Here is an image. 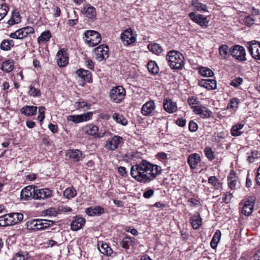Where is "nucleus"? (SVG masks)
Returning <instances> with one entry per match:
<instances>
[{
    "label": "nucleus",
    "instance_id": "c85d7f7f",
    "mask_svg": "<svg viewBox=\"0 0 260 260\" xmlns=\"http://www.w3.org/2000/svg\"><path fill=\"white\" fill-rule=\"evenodd\" d=\"M132 239H134V238L129 236L124 237L120 243V246L125 249H128L131 246L134 245V241Z\"/></svg>",
    "mask_w": 260,
    "mask_h": 260
},
{
    "label": "nucleus",
    "instance_id": "b1692460",
    "mask_svg": "<svg viewBox=\"0 0 260 260\" xmlns=\"http://www.w3.org/2000/svg\"><path fill=\"white\" fill-rule=\"evenodd\" d=\"M76 74L78 77L83 79L84 81L88 83L92 82L91 73L88 70L83 69H79L76 71Z\"/></svg>",
    "mask_w": 260,
    "mask_h": 260
},
{
    "label": "nucleus",
    "instance_id": "79ce46f5",
    "mask_svg": "<svg viewBox=\"0 0 260 260\" xmlns=\"http://www.w3.org/2000/svg\"><path fill=\"white\" fill-rule=\"evenodd\" d=\"M98 248L100 251L105 255H110L112 252V249L106 243L102 242L101 245Z\"/></svg>",
    "mask_w": 260,
    "mask_h": 260
},
{
    "label": "nucleus",
    "instance_id": "864d4df0",
    "mask_svg": "<svg viewBox=\"0 0 260 260\" xmlns=\"http://www.w3.org/2000/svg\"><path fill=\"white\" fill-rule=\"evenodd\" d=\"M9 8L6 4H3L0 5V21L7 15Z\"/></svg>",
    "mask_w": 260,
    "mask_h": 260
},
{
    "label": "nucleus",
    "instance_id": "473e14b6",
    "mask_svg": "<svg viewBox=\"0 0 260 260\" xmlns=\"http://www.w3.org/2000/svg\"><path fill=\"white\" fill-rule=\"evenodd\" d=\"M244 124L241 123H238L233 125L231 129V133L232 136L234 137H237L241 135L242 132L240 131L243 128Z\"/></svg>",
    "mask_w": 260,
    "mask_h": 260
},
{
    "label": "nucleus",
    "instance_id": "4be33fe9",
    "mask_svg": "<svg viewBox=\"0 0 260 260\" xmlns=\"http://www.w3.org/2000/svg\"><path fill=\"white\" fill-rule=\"evenodd\" d=\"M155 103L150 101L144 104L141 108V113L144 116L150 115L155 109Z\"/></svg>",
    "mask_w": 260,
    "mask_h": 260
},
{
    "label": "nucleus",
    "instance_id": "f3484780",
    "mask_svg": "<svg viewBox=\"0 0 260 260\" xmlns=\"http://www.w3.org/2000/svg\"><path fill=\"white\" fill-rule=\"evenodd\" d=\"M85 222L84 218L76 216L71 223V229L73 231H77L83 227Z\"/></svg>",
    "mask_w": 260,
    "mask_h": 260
},
{
    "label": "nucleus",
    "instance_id": "cd10ccee",
    "mask_svg": "<svg viewBox=\"0 0 260 260\" xmlns=\"http://www.w3.org/2000/svg\"><path fill=\"white\" fill-rule=\"evenodd\" d=\"M7 214L9 215V219L12 225L17 224L23 218V215L20 213H12Z\"/></svg>",
    "mask_w": 260,
    "mask_h": 260
},
{
    "label": "nucleus",
    "instance_id": "f8f14e48",
    "mask_svg": "<svg viewBox=\"0 0 260 260\" xmlns=\"http://www.w3.org/2000/svg\"><path fill=\"white\" fill-rule=\"evenodd\" d=\"M85 42L89 46L94 47L101 41L100 34H84Z\"/></svg>",
    "mask_w": 260,
    "mask_h": 260
},
{
    "label": "nucleus",
    "instance_id": "412c9836",
    "mask_svg": "<svg viewBox=\"0 0 260 260\" xmlns=\"http://www.w3.org/2000/svg\"><path fill=\"white\" fill-rule=\"evenodd\" d=\"M200 161L201 157L198 153L191 154L187 158V162L191 169H196Z\"/></svg>",
    "mask_w": 260,
    "mask_h": 260
},
{
    "label": "nucleus",
    "instance_id": "680f3d73",
    "mask_svg": "<svg viewBox=\"0 0 260 260\" xmlns=\"http://www.w3.org/2000/svg\"><path fill=\"white\" fill-rule=\"evenodd\" d=\"M14 32H34V29L30 26L24 27L16 30Z\"/></svg>",
    "mask_w": 260,
    "mask_h": 260
},
{
    "label": "nucleus",
    "instance_id": "f704fd0d",
    "mask_svg": "<svg viewBox=\"0 0 260 260\" xmlns=\"http://www.w3.org/2000/svg\"><path fill=\"white\" fill-rule=\"evenodd\" d=\"M148 48L150 51L156 55L160 54L163 51L162 47L157 43L149 44Z\"/></svg>",
    "mask_w": 260,
    "mask_h": 260
},
{
    "label": "nucleus",
    "instance_id": "2eb2a0df",
    "mask_svg": "<svg viewBox=\"0 0 260 260\" xmlns=\"http://www.w3.org/2000/svg\"><path fill=\"white\" fill-rule=\"evenodd\" d=\"M193 112L197 115H199L202 118L210 117L212 112L205 106H197L192 107Z\"/></svg>",
    "mask_w": 260,
    "mask_h": 260
},
{
    "label": "nucleus",
    "instance_id": "9b49d317",
    "mask_svg": "<svg viewBox=\"0 0 260 260\" xmlns=\"http://www.w3.org/2000/svg\"><path fill=\"white\" fill-rule=\"evenodd\" d=\"M231 55L240 61H245L246 58V52L245 48L241 46L236 45L232 49Z\"/></svg>",
    "mask_w": 260,
    "mask_h": 260
},
{
    "label": "nucleus",
    "instance_id": "dca6fc26",
    "mask_svg": "<svg viewBox=\"0 0 260 260\" xmlns=\"http://www.w3.org/2000/svg\"><path fill=\"white\" fill-rule=\"evenodd\" d=\"M35 189V187L30 185L24 188L21 192L20 199L23 201H28L33 199Z\"/></svg>",
    "mask_w": 260,
    "mask_h": 260
},
{
    "label": "nucleus",
    "instance_id": "aec40b11",
    "mask_svg": "<svg viewBox=\"0 0 260 260\" xmlns=\"http://www.w3.org/2000/svg\"><path fill=\"white\" fill-rule=\"evenodd\" d=\"M83 131L86 134L90 136H96L100 138L102 136H100L98 134L99 128L93 124H89L82 128Z\"/></svg>",
    "mask_w": 260,
    "mask_h": 260
},
{
    "label": "nucleus",
    "instance_id": "4468645a",
    "mask_svg": "<svg viewBox=\"0 0 260 260\" xmlns=\"http://www.w3.org/2000/svg\"><path fill=\"white\" fill-rule=\"evenodd\" d=\"M188 15L190 19L202 26H206L208 23V20L206 17L201 14H197L195 12H190Z\"/></svg>",
    "mask_w": 260,
    "mask_h": 260
},
{
    "label": "nucleus",
    "instance_id": "7c9ffc66",
    "mask_svg": "<svg viewBox=\"0 0 260 260\" xmlns=\"http://www.w3.org/2000/svg\"><path fill=\"white\" fill-rule=\"evenodd\" d=\"M208 183L211 184L215 189L219 190L222 188V183L216 176H211L208 178Z\"/></svg>",
    "mask_w": 260,
    "mask_h": 260
},
{
    "label": "nucleus",
    "instance_id": "5fc2aeb1",
    "mask_svg": "<svg viewBox=\"0 0 260 260\" xmlns=\"http://www.w3.org/2000/svg\"><path fill=\"white\" fill-rule=\"evenodd\" d=\"M204 152L206 156L209 159V160H212L214 159L215 156L214 152L210 147H206L204 149Z\"/></svg>",
    "mask_w": 260,
    "mask_h": 260
},
{
    "label": "nucleus",
    "instance_id": "c9c22d12",
    "mask_svg": "<svg viewBox=\"0 0 260 260\" xmlns=\"http://www.w3.org/2000/svg\"><path fill=\"white\" fill-rule=\"evenodd\" d=\"M191 5L193 7L194 10L201 12L207 11L206 5L199 3L197 0L192 1Z\"/></svg>",
    "mask_w": 260,
    "mask_h": 260
},
{
    "label": "nucleus",
    "instance_id": "de8ad7c7",
    "mask_svg": "<svg viewBox=\"0 0 260 260\" xmlns=\"http://www.w3.org/2000/svg\"><path fill=\"white\" fill-rule=\"evenodd\" d=\"M90 104L84 101L77 102L75 104V107L77 109H82L84 110L89 109L90 107Z\"/></svg>",
    "mask_w": 260,
    "mask_h": 260
},
{
    "label": "nucleus",
    "instance_id": "bf43d9fd",
    "mask_svg": "<svg viewBox=\"0 0 260 260\" xmlns=\"http://www.w3.org/2000/svg\"><path fill=\"white\" fill-rule=\"evenodd\" d=\"M239 103V100L237 98H232L230 100V103L228 106V108H237Z\"/></svg>",
    "mask_w": 260,
    "mask_h": 260
},
{
    "label": "nucleus",
    "instance_id": "a878e982",
    "mask_svg": "<svg viewBox=\"0 0 260 260\" xmlns=\"http://www.w3.org/2000/svg\"><path fill=\"white\" fill-rule=\"evenodd\" d=\"M37 110V107L34 106H25L20 109L21 113L27 116L35 115Z\"/></svg>",
    "mask_w": 260,
    "mask_h": 260
},
{
    "label": "nucleus",
    "instance_id": "052dcab7",
    "mask_svg": "<svg viewBox=\"0 0 260 260\" xmlns=\"http://www.w3.org/2000/svg\"><path fill=\"white\" fill-rule=\"evenodd\" d=\"M244 22L246 25L250 26L251 25L254 24L255 19L251 15H250L244 18Z\"/></svg>",
    "mask_w": 260,
    "mask_h": 260
},
{
    "label": "nucleus",
    "instance_id": "09e8293b",
    "mask_svg": "<svg viewBox=\"0 0 260 260\" xmlns=\"http://www.w3.org/2000/svg\"><path fill=\"white\" fill-rule=\"evenodd\" d=\"M51 37V34H41L38 38V42L39 44L48 42Z\"/></svg>",
    "mask_w": 260,
    "mask_h": 260
},
{
    "label": "nucleus",
    "instance_id": "6e6d98bb",
    "mask_svg": "<svg viewBox=\"0 0 260 260\" xmlns=\"http://www.w3.org/2000/svg\"><path fill=\"white\" fill-rule=\"evenodd\" d=\"M44 214L45 215L55 216L58 214V212L56 208H50L44 211Z\"/></svg>",
    "mask_w": 260,
    "mask_h": 260
},
{
    "label": "nucleus",
    "instance_id": "2f4dec72",
    "mask_svg": "<svg viewBox=\"0 0 260 260\" xmlns=\"http://www.w3.org/2000/svg\"><path fill=\"white\" fill-rule=\"evenodd\" d=\"M221 235L220 231L219 230H216L210 242L211 247L213 249H215L217 247V244L220 240Z\"/></svg>",
    "mask_w": 260,
    "mask_h": 260
},
{
    "label": "nucleus",
    "instance_id": "9d476101",
    "mask_svg": "<svg viewBox=\"0 0 260 260\" xmlns=\"http://www.w3.org/2000/svg\"><path fill=\"white\" fill-rule=\"evenodd\" d=\"M249 44L248 51L251 56L255 60H260V42L254 40Z\"/></svg>",
    "mask_w": 260,
    "mask_h": 260
},
{
    "label": "nucleus",
    "instance_id": "37998d69",
    "mask_svg": "<svg viewBox=\"0 0 260 260\" xmlns=\"http://www.w3.org/2000/svg\"><path fill=\"white\" fill-rule=\"evenodd\" d=\"M12 225L9 219V215L5 214L0 216V226H6Z\"/></svg>",
    "mask_w": 260,
    "mask_h": 260
},
{
    "label": "nucleus",
    "instance_id": "4c0bfd02",
    "mask_svg": "<svg viewBox=\"0 0 260 260\" xmlns=\"http://www.w3.org/2000/svg\"><path fill=\"white\" fill-rule=\"evenodd\" d=\"M147 68L150 73L152 74H157L159 72V68L154 61H150L147 64Z\"/></svg>",
    "mask_w": 260,
    "mask_h": 260
},
{
    "label": "nucleus",
    "instance_id": "e2e57ef3",
    "mask_svg": "<svg viewBox=\"0 0 260 260\" xmlns=\"http://www.w3.org/2000/svg\"><path fill=\"white\" fill-rule=\"evenodd\" d=\"M28 34H10V37L13 39H23L27 36Z\"/></svg>",
    "mask_w": 260,
    "mask_h": 260
},
{
    "label": "nucleus",
    "instance_id": "0eeeda50",
    "mask_svg": "<svg viewBox=\"0 0 260 260\" xmlns=\"http://www.w3.org/2000/svg\"><path fill=\"white\" fill-rule=\"evenodd\" d=\"M52 196L53 191L49 188H35L33 199L35 200H46L51 198Z\"/></svg>",
    "mask_w": 260,
    "mask_h": 260
},
{
    "label": "nucleus",
    "instance_id": "69168bd1",
    "mask_svg": "<svg viewBox=\"0 0 260 260\" xmlns=\"http://www.w3.org/2000/svg\"><path fill=\"white\" fill-rule=\"evenodd\" d=\"M154 191L152 189H146L143 193V197L145 199H149L154 194Z\"/></svg>",
    "mask_w": 260,
    "mask_h": 260
},
{
    "label": "nucleus",
    "instance_id": "a18cd8bd",
    "mask_svg": "<svg viewBox=\"0 0 260 260\" xmlns=\"http://www.w3.org/2000/svg\"><path fill=\"white\" fill-rule=\"evenodd\" d=\"M1 69L4 71L9 73L13 70V64L9 60L5 61L3 63Z\"/></svg>",
    "mask_w": 260,
    "mask_h": 260
},
{
    "label": "nucleus",
    "instance_id": "58836bf2",
    "mask_svg": "<svg viewBox=\"0 0 260 260\" xmlns=\"http://www.w3.org/2000/svg\"><path fill=\"white\" fill-rule=\"evenodd\" d=\"M63 194L66 198L70 199L74 198L77 195V191L74 188L69 187L64 190Z\"/></svg>",
    "mask_w": 260,
    "mask_h": 260
},
{
    "label": "nucleus",
    "instance_id": "e433bc0d",
    "mask_svg": "<svg viewBox=\"0 0 260 260\" xmlns=\"http://www.w3.org/2000/svg\"><path fill=\"white\" fill-rule=\"evenodd\" d=\"M113 119L119 124L122 125H126L127 124V121L126 119L122 115L115 113L113 115Z\"/></svg>",
    "mask_w": 260,
    "mask_h": 260
},
{
    "label": "nucleus",
    "instance_id": "ddd939ff",
    "mask_svg": "<svg viewBox=\"0 0 260 260\" xmlns=\"http://www.w3.org/2000/svg\"><path fill=\"white\" fill-rule=\"evenodd\" d=\"M56 58L57 64L60 67H64L69 63V55L64 48L57 52Z\"/></svg>",
    "mask_w": 260,
    "mask_h": 260
},
{
    "label": "nucleus",
    "instance_id": "c756f323",
    "mask_svg": "<svg viewBox=\"0 0 260 260\" xmlns=\"http://www.w3.org/2000/svg\"><path fill=\"white\" fill-rule=\"evenodd\" d=\"M202 219L199 213L194 214L190 218V222L194 229H199L201 225Z\"/></svg>",
    "mask_w": 260,
    "mask_h": 260
},
{
    "label": "nucleus",
    "instance_id": "ea45409f",
    "mask_svg": "<svg viewBox=\"0 0 260 260\" xmlns=\"http://www.w3.org/2000/svg\"><path fill=\"white\" fill-rule=\"evenodd\" d=\"M199 74L205 77H212L214 75L213 72L210 69L200 67L199 68Z\"/></svg>",
    "mask_w": 260,
    "mask_h": 260
},
{
    "label": "nucleus",
    "instance_id": "8fccbe9b",
    "mask_svg": "<svg viewBox=\"0 0 260 260\" xmlns=\"http://www.w3.org/2000/svg\"><path fill=\"white\" fill-rule=\"evenodd\" d=\"M28 253L24 252L16 253L13 256L12 260H26L28 258Z\"/></svg>",
    "mask_w": 260,
    "mask_h": 260
},
{
    "label": "nucleus",
    "instance_id": "72a5a7b5",
    "mask_svg": "<svg viewBox=\"0 0 260 260\" xmlns=\"http://www.w3.org/2000/svg\"><path fill=\"white\" fill-rule=\"evenodd\" d=\"M21 17L18 12L13 11L12 14V16L8 23L9 25H13L17 24L20 22Z\"/></svg>",
    "mask_w": 260,
    "mask_h": 260
},
{
    "label": "nucleus",
    "instance_id": "4d7b16f0",
    "mask_svg": "<svg viewBox=\"0 0 260 260\" xmlns=\"http://www.w3.org/2000/svg\"><path fill=\"white\" fill-rule=\"evenodd\" d=\"M187 102L191 109L194 106H200V102L198 101L196 98L191 96L188 98Z\"/></svg>",
    "mask_w": 260,
    "mask_h": 260
},
{
    "label": "nucleus",
    "instance_id": "bb28decb",
    "mask_svg": "<svg viewBox=\"0 0 260 260\" xmlns=\"http://www.w3.org/2000/svg\"><path fill=\"white\" fill-rule=\"evenodd\" d=\"M82 12L86 17L92 20L96 18V14L95 9L93 7H88L87 8H84Z\"/></svg>",
    "mask_w": 260,
    "mask_h": 260
},
{
    "label": "nucleus",
    "instance_id": "a211bd4d",
    "mask_svg": "<svg viewBox=\"0 0 260 260\" xmlns=\"http://www.w3.org/2000/svg\"><path fill=\"white\" fill-rule=\"evenodd\" d=\"M163 107L164 110L169 113H173L177 110L176 103L173 102L170 99H164L163 101Z\"/></svg>",
    "mask_w": 260,
    "mask_h": 260
},
{
    "label": "nucleus",
    "instance_id": "6e6552de",
    "mask_svg": "<svg viewBox=\"0 0 260 260\" xmlns=\"http://www.w3.org/2000/svg\"><path fill=\"white\" fill-rule=\"evenodd\" d=\"M94 52L97 60H105L109 57V47L106 45H101L94 49Z\"/></svg>",
    "mask_w": 260,
    "mask_h": 260
},
{
    "label": "nucleus",
    "instance_id": "603ef678",
    "mask_svg": "<svg viewBox=\"0 0 260 260\" xmlns=\"http://www.w3.org/2000/svg\"><path fill=\"white\" fill-rule=\"evenodd\" d=\"M228 47L225 45H221L219 48V53L220 55L224 58H226L228 54Z\"/></svg>",
    "mask_w": 260,
    "mask_h": 260
},
{
    "label": "nucleus",
    "instance_id": "0e129e2a",
    "mask_svg": "<svg viewBox=\"0 0 260 260\" xmlns=\"http://www.w3.org/2000/svg\"><path fill=\"white\" fill-rule=\"evenodd\" d=\"M188 128L190 132H195L197 131L198 126L196 122L193 120H191L189 121Z\"/></svg>",
    "mask_w": 260,
    "mask_h": 260
},
{
    "label": "nucleus",
    "instance_id": "338daca9",
    "mask_svg": "<svg viewBox=\"0 0 260 260\" xmlns=\"http://www.w3.org/2000/svg\"><path fill=\"white\" fill-rule=\"evenodd\" d=\"M72 210V209L70 207H69L67 206H65V205H61V206L58 207V208L57 209L58 214H59L61 212H71Z\"/></svg>",
    "mask_w": 260,
    "mask_h": 260
},
{
    "label": "nucleus",
    "instance_id": "f257e3e1",
    "mask_svg": "<svg viewBox=\"0 0 260 260\" xmlns=\"http://www.w3.org/2000/svg\"><path fill=\"white\" fill-rule=\"evenodd\" d=\"M161 173L160 166L143 159L139 163L131 166V176L141 183H148L154 180Z\"/></svg>",
    "mask_w": 260,
    "mask_h": 260
},
{
    "label": "nucleus",
    "instance_id": "7ed1b4c3",
    "mask_svg": "<svg viewBox=\"0 0 260 260\" xmlns=\"http://www.w3.org/2000/svg\"><path fill=\"white\" fill-rule=\"evenodd\" d=\"M53 224L52 220L43 219H33L28 220L26 223V228L29 230H44Z\"/></svg>",
    "mask_w": 260,
    "mask_h": 260
},
{
    "label": "nucleus",
    "instance_id": "a19ab883",
    "mask_svg": "<svg viewBox=\"0 0 260 260\" xmlns=\"http://www.w3.org/2000/svg\"><path fill=\"white\" fill-rule=\"evenodd\" d=\"M228 184L232 189L235 188L237 183V178L235 174L230 173L228 177Z\"/></svg>",
    "mask_w": 260,
    "mask_h": 260
},
{
    "label": "nucleus",
    "instance_id": "49530a36",
    "mask_svg": "<svg viewBox=\"0 0 260 260\" xmlns=\"http://www.w3.org/2000/svg\"><path fill=\"white\" fill-rule=\"evenodd\" d=\"M28 94L30 96L33 97H39L41 96V93L40 90L36 88L34 85H32V83L29 86V90L28 91Z\"/></svg>",
    "mask_w": 260,
    "mask_h": 260
},
{
    "label": "nucleus",
    "instance_id": "20e7f679",
    "mask_svg": "<svg viewBox=\"0 0 260 260\" xmlns=\"http://www.w3.org/2000/svg\"><path fill=\"white\" fill-rule=\"evenodd\" d=\"M125 90L122 86L113 87L109 92L110 100L117 104L120 103L125 98Z\"/></svg>",
    "mask_w": 260,
    "mask_h": 260
},
{
    "label": "nucleus",
    "instance_id": "39448f33",
    "mask_svg": "<svg viewBox=\"0 0 260 260\" xmlns=\"http://www.w3.org/2000/svg\"><path fill=\"white\" fill-rule=\"evenodd\" d=\"M254 199L252 197L246 198L243 200L240 203V206L241 207V212L245 216H249L252 212L254 204Z\"/></svg>",
    "mask_w": 260,
    "mask_h": 260
},
{
    "label": "nucleus",
    "instance_id": "3c124183",
    "mask_svg": "<svg viewBox=\"0 0 260 260\" xmlns=\"http://www.w3.org/2000/svg\"><path fill=\"white\" fill-rule=\"evenodd\" d=\"M225 133L223 132L215 134L212 136V141L217 143H220L225 138Z\"/></svg>",
    "mask_w": 260,
    "mask_h": 260
},
{
    "label": "nucleus",
    "instance_id": "1a4fd4ad",
    "mask_svg": "<svg viewBox=\"0 0 260 260\" xmlns=\"http://www.w3.org/2000/svg\"><path fill=\"white\" fill-rule=\"evenodd\" d=\"M92 112H88L80 115H70L67 117V119L75 123H78L89 120L92 118Z\"/></svg>",
    "mask_w": 260,
    "mask_h": 260
},
{
    "label": "nucleus",
    "instance_id": "13d9d810",
    "mask_svg": "<svg viewBox=\"0 0 260 260\" xmlns=\"http://www.w3.org/2000/svg\"><path fill=\"white\" fill-rule=\"evenodd\" d=\"M243 79L240 77H237L233 80L230 83V85L235 87L237 88L242 83H243Z\"/></svg>",
    "mask_w": 260,
    "mask_h": 260
},
{
    "label": "nucleus",
    "instance_id": "f03ea898",
    "mask_svg": "<svg viewBox=\"0 0 260 260\" xmlns=\"http://www.w3.org/2000/svg\"><path fill=\"white\" fill-rule=\"evenodd\" d=\"M166 60L172 69L180 70L184 66V57L178 51L171 50L168 52Z\"/></svg>",
    "mask_w": 260,
    "mask_h": 260
},
{
    "label": "nucleus",
    "instance_id": "5701e85b",
    "mask_svg": "<svg viewBox=\"0 0 260 260\" xmlns=\"http://www.w3.org/2000/svg\"><path fill=\"white\" fill-rule=\"evenodd\" d=\"M136 34H121V40L125 46H128L136 41Z\"/></svg>",
    "mask_w": 260,
    "mask_h": 260
},
{
    "label": "nucleus",
    "instance_id": "774afa93",
    "mask_svg": "<svg viewBox=\"0 0 260 260\" xmlns=\"http://www.w3.org/2000/svg\"><path fill=\"white\" fill-rule=\"evenodd\" d=\"M95 216L100 215L103 213L105 211L104 208L99 206H96L93 208Z\"/></svg>",
    "mask_w": 260,
    "mask_h": 260
},
{
    "label": "nucleus",
    "instance_id": "6ab92c4d",
    "mask_svg": "<svg viewBox=\"0 0 260 260\" xmlns=\"http://www.w3.org/2000/svg\"><path fill=\"white\" fill-rule=\"evenodd\" d=\"M198 85L208 90H213L216 88V81L214 79H202L199 81Z\"/></svg>",
    "mask_w": 260,
    "mask_h": 260
},
{
    "label": "nucleus",
    "instance_id": "423d86ee",
    "mask_svg": "<svg viewBox=\"0 0 260 260\" xmlns=\"http://www.w3.org/2000/svg\"><path fill=\"white\" fill-rule=\"evenodd\" d=\"M123 143L124 139L122 137L117 135H114L111 139H109L106 142L105 147L109 150L114 151L117 149L119 147L121 146Z\"/></svg>",
    "mask_w": 260,
    "mask_h": 260
},
{
    "label": "nucleus",
    "instance_id": "c03bdc74",
    "mask_svg": "<svg viewBox=\"0 0 260 260\" xmlns=\"http://www.w3.org/2000/svg\"><path fill=\"white\" fill-rule=\"evenodd\" d=\"M14 43L12 40H3L1 44L2 50L8 51L10 50L11 47L13 46Z\"/></svg>",
    "mask_w": 260,
    "mask_h": 260
},
{
    "label": "nucleus",
    "instance_id": "393cba45",
    "mask_svg": "<svg viewBox=\"0 0 260 260\" xmlns=\"http://www.w3.org/2000/svg\"><path fill=\"white\" fill-rule=\"evenodd\" d=\"M68 154L74 161H79L83 158V154L79 149L69 150Z\"/></svg>",
    "mask_w": 260,
    "mask_h": 260
}]
</instances>
